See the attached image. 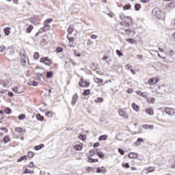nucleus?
<instances>
[{"instance_id":"nucleus-37","label":"nucleus","mask_w":175,"mask_h":175,"mask_svg":"<svg viewBox=\"0 0 175 175\" xmlns=\"http://www.w3.org/2000/svg\"><path fill=\"white\" fill-rule=\"evenodd\" d=\"M126 42L131 43V44H134V43H137V41H136L132 38H126Z\"/></svg>"},{"instance_id":"nucleus-5","label":"nucleus","mask_w":175,"mask_h":175,"mask_svg":"<svg viewBox=\"0 0 175 175\" xmlns=\"http://www.w3.org/2000/svg\"><path fill=\"white\" fill-rule=\"evenodd\" d=\"M118 114L120 116V117H122V118H124L125 120H128V118H129V115H128L126 108H122L119 109Z\"/></svg>"},{"instance_id":"nucleus-31","label":"nucleus","mask_w":175,"mask_h":175,"mask_svg":"<svg viewBox=\"0 0 175 175\" xmlns=\"http://www.w3.org/2000/svg\"><path fill=\"white\" fill-rule=\"evenodd\" d=\"M53 19L52 18H47L46 21H44V25H50V23H53Z\"/></svg>"},{"instance_id":"nucleus-26","label":"nucleus","mask_w":175,"mask_h":175,"mask_svg":"<svg viewBox=\"0 0 175 175\" xmlns=\"http://www.w3.org/2000/svg\"><path fill=\"white\" fill-rule=\"evenodd\" d=\"M106 172H107V170L105 169V167H97V170H96V173H106Z\"/></svg>"},{"instance_id":"nucleus-49","label":"nucleus","mask_w":175,"mask_h":175,"mask_svg":"<svg viewBox=\"0 0 175 175\" xmlns=\"http://www.w3.org/2000/svg\"><path fill=\"white\" fill-rule=\"evenodd\" d=\"M33 57L34 59H39L40 55H39V53L38 52H36V53H34Z\"/></svg>"},{"instance_id":"nucleus-48","label":"nucleus","mask_w":175,"mask_h":175,"mask_svg":"<svg viewBox=\"0 0 175 175\" xmlns=\"http://www.w3.org/2000/svg\"><path fill=\"white\" fill-rule=\"evenodd\" d=\"M79 140H83V141L87 140V136L85 135H80L79 136Z\"/></svg>"},{"instance_id":"nucleus-12","label":"nucleus","mask_w":175,"mask_h":175,"mask_svg":"<svg viewBox=\"0 0 175 175\" xmlns=\"http://www.w3.org/2000/svg\"><path fill=\"white\" fill-rule=\"evenodd\" d=\"M77 100H79V95L77 94V93H75L72 96V100H71L72 105L75 106L76 105Z\"/></svg>"},{"instance_id":"nucleus-25","label":"nucleus","mask_w":175,"mask_h":175,"mask_svg":"<svg viewBox=\"0 0 175 175\" xmlns=\"http://www.w3.org/2000/svg\"><path fill=\"white\" fill-rule=\"evenodd\" d=\"M68 35H72L73 33V31H75V26L70 25L68 28Z\"/></svg>"},{"instance_id":"nucleus-1","label":"nucleus","mask_w":175,"mask_h":175,"mask_svg":"<svg viewBox=\"0 0 175 175\" xmlns=\"http://www.w3.org/2000/svg\"><path fill=\"white\" fill-rule=\"evenodd\" d=\"M120 25L126 27V28L131 27V24H132V17L126 16L124 15H121L120 16Z\"/></svg>"},{"instance_id":"nucleus-42","label":"nucleus","mask_w":175,"mask_h":175,"mask_svg":"<svg viewBox=\"0 0 175 175\" xmlns=\"http://www.w3.org/2000/svg\"><path fill=\"white\" fill-rule=\"evenodd\" d=\"M135 10L139 11L140 9H142V4L140 3H136L134 6Z\"/></svg>"},{"instance_id":"nucleus-13","label":"nucleus","mask_w":175,"mask_h":175,"mask_svg":"<svg viewBox=\"0 0 175 175\" xmlns=\"http://www.w3.org/2000/svg\"><path fill=\"white\" fill-rule=\"evenodd\" d=\"M50 25H44V27L40 29L38 33H40V32H46L47 31H50Z\"/></svg>"},{"instance_id":"nucleus-32","label":"nucleus","mask_w":175,"mask_h":175,"mask_svg":"<svg viewBox=\"0 0 175 175\" xmlns=\"http://www.w3.org/2000/svg\"><path fill=\"white\" fill-rule=\"evenodd\" d=\"M3 32L6 36H9L10 35V27L4 28Z\"/></svg>"},{"instance_id":"nucleus-51","label":"nucleus","mask_w":175,"mask_h":175,"mask_svg":"<svg viewBox=\"0 0 175 175\" xmlns=\"http://www.w3.org/2000/svg\"><path fill=\"white\" fill-rule=\"evenodd\" d=\"M94 102H96V103H102V102H103V98H96Z\"/></svg>"},{"instance_id":"nucleus-21","label":"nucleus","mask_w":175,"mask_h":175,"mask_svg":"<svg viewBox=\"0 0 175 175\" xmlns=\"http://www.w3.org/2000/svg\"><path fill=\"white\" fill-rule=\"evenodd\" d=\"M131 107L135 111H140V107L137 105L136 103H133L131 104Z\"/></svg>"},{"instance_id":"nucleus-39","label":"nucleus","mask_w":175,"mask_h":175,"mask_svg":"<svg viewBox=\"0 0 175 175\" xmlns=\"http://www.w3.org/2000/svg\"><path fill=\"white\" fill-rule=\"evenodd\" d=\"M96 154L100 159H103V158H105V154L100 151L97 152Z\"/></svg>"},{"instance_id":"nucleus-62","label":"nucleus","mask_w":175,"mask_h":175,"mask_svg":"<svg viewBox=\"0 0 175 175\" xmlns=\"http://www.w3.org/2000/svg\"><path fill=\"white\" fill-rule=\"evenodd\" d=\"M118 152L120 154V155H124L125 154V152L121 148H118Z\"/></svg>"},{"instance_id":"nucleus-11","label":"nucleus","mask_w":175,"mask_h":175,"mask_svg":"<svg viewBox=\"0 0 175 175\" xmlns=\"http://www.w3.org/2000/svg\"><path fill=\"white\" fill-rule=\"evenodd\" d=\"M157 94H162L163 92H166V86L162 85L158 87V89L156 90Z\"/></svg>"},{"instance_id":"nucleus-23","label":"nucleus","mask_w":175,"mask_h":175,"mask_svg":"<svg viewBox=\"0 0 175 175\" xmlns=\"http://www.w3.org/2000/svg\"><path fill=\"white\" fill-rule=\"evenodd\" d=\"M36 118L38 121H44V116H42L40 113H37L36 115Z\"/></svg>"},{"instance_id":"nucleus-36","label":"nucleus","mask_w":175,"mask_h":175,"mask_svg":"<svg viewBox=\"0 0 175 175\" xmlns=\"http://www.w3.org/2000/svg\"><path fill=\"white\" fill-rule=\"evenodd\" d=\"M20 56H21V58H25V57H27V53L25 52V51L21 50L20 51Z\"/></svg>"},{"instance_id":"nucleus-3","label":"nucleus","mask_w":175,"mask_h":175,"mask_svg":"<svg viewBox=\"0 0 175 175\" xmlns=\"http://www.w3.org/2000/svg\"><path fill=\"white\" fill-rule=\"evenodd\" d=\"M90 85L91 83L90 81H87L85 79H84V77H81L79 82V87H81V88H88Z\"/></svg>"},{"instance_id":"nucleus-18","label":"nucleus","mask_w":175,"mask_h":175,"mask_svg":"<svg viewBox=\"0 0 175 175\" xmlns=\"http://www.w3.org/2000/svg\"><path fill=\"white\" fill-rule=\"evenodd\" d=\"M45 116L47 117V118H53V117L55 116V113H54L53 111H47L45 113Z\"/></svg>"},{"instance_id":"nucleus-41","label":"nucleus","mask_w":175,"mask_h":175,"mask_svg":"<svg viewBox=\"0 0 175 175\" xmlns=\"http://www.w3.org/2000/svg\"><path fill=\"white\" fill-rule=\"evenodd\" d=\"M94 81L97 83V84H102V83H103V79H99V78H94Z\"/></svg>"},{"instance_id":"nucleus-28","label":"nucleus","mask_w":175,"mask_h":175,"mask_svg":"<svg viewBox=\"0 0 175 175\" xmlns=\"http://www.w3.org/2000/svg\"><path fill=\"white\" fill-rule=\"evenodd\" d=\"M145 111L147 114H149V116H154V109H152V108H147Z\"/></svg>"},{"instance_id":"nucleus-54","label":"nucleus","mask_w":175,"mask_h":175,"mask_svg":"<svg viewBox=\"0 0 175 175\" xmlns=\"http://www.w3.org/2000/svg\"><path fill=\"white\" fill-rule=\"evenodd\" d=\"M122 167H124L125 169H129V167H131V166H129V163H128L122 164Z\"/></svg>"},{"instance_id":"nucleus-64","label":"nucleus","mask_w":175,"mask_h":175,"mask_svg":"<svg viewBox=\"0 0 175 175\" xmlns=\"http://www.w3.org/2000/svg\"><path fill=\"white\" fill-rule=\"evenodd\" d=\"M127 94H132L133 92V89L129 88L126 90Z\"/></svg>"},{"instance_id":"nucleus-34","label":"nucleus","mask_w":175,"mask_h":175,"mask_svg":"<svg viewBox=\"0 0 175 175\" xmlns=\"http://www.w3.org/2000/svg\"><path fill=\"white\" fill-rule=\"evenodd\" d=\"M32 29H33V25H29L26 29L27 33H31V32H32Z\"/></svg>"},{"instance_id":"nucleus-43","label":"nucleus","mask_w":175,"mask_h":175,"mask_svg":"<svg viewBox=\"0 0 175 175\" xmlns=\"http://www.w3.org/2000/svg\"><path fill=\"white\" fill-rule=\"evenodd\" d=\"M91 94V90L88 89L83 91V94L84 96H88V95H90Z\"/></svg>"},{"instance_id":"nucleus-44","label":"nucleus","mask_w":175,"mask_h":175,"mask_svg":"<svg viewBox=\"0 0 175 175\" xmlns=\"http://www.w3.org/2000/svg\"><path fill=\"white\" fill-rule=\"evenodd\" d=\"M23 161H27V155L21 157L17 160V162H23Z\"/></svg>"},{"instance_id":"nucleus-33","label":"nucleus","mask_w":175,"mask_h":175,"mask_svg":"<svg viewBox=\"0 0 175 175\" xmlns=\"http://www.w3.org/2000/svg\"><path fill=\"white\" fill-rule=\"evenodd\" d=\"M146 102L149 105H152V104L155 103V98H147Z\"/></svg>"},{"instance_id":"nucleus-4","label":"nucleus","mask_w":175,"mask_h":175,"mask_svg":"<svg viewBox=\"0 0 175 175\" xmlns=\"http://www.w3.org/2000/svg\"><path fill=\"white\" fill-rule=\"evenodd\" d=\"M41 64H44L46 66H51L53 65V60L49 57H44L40 59Z\"/></svg>"},{"instance_id":"nucleus-53","label":"nucleus","mask_w":175,"mask_h":175,"mask_svg":"<svg viewBox=\"0 0 175 175\" xmlns=\"http://www.w3.org/2000/svg\"><path fill=\"white\" fill-rule=\"evenodd\" d=\"M34 155H35V153H33V152H29L27 154L28 158H33Z\"/></svg>"},{"instance_id":"nucleus-35","label":"nucleus","mask_w":175,"mask_h":175,"mask_svg":"<svg viewBox=\"0 0 175 175\" xmlns=\"http://www.w3.org/2000/svg\"><path fill=\"white\" fill-rule=\"evenodd\" d=\"M3 142L5 144L9 143V142H10V137L9 135H5L3 139Z\"/></svg>"},{"instance_id":"nucleus-2","label":"nucleus","mask_w":175,"mask_h":175,"mask_svg":"<svg viewBox=\"0 0 175 175\" xmlns=\"http://www.w3.org/2000/svg\"><path fill=\"white\" fill-rule=\"evenodd\" d=\"M152 14L154 17L158 18V20H163L165 18V14L161 10V8L156 7L153 8Z\"/></svg>"},{"instance_id":"nucleus-55","label":"nucleus","mask_w":175,"mask_h":175,"mask_svg":"<svg viewBox=\"0 0 175 175\" xmlns=\"http://www.w3.org/2000/svg\"><path fill=\"white\" fill-rule=\"evenodd\" d=\"M5 50H6V47H5V46H0V53H5Z\"/></svg>"},{"instance_id":"nucleus-17","label":"nucleus","mask_w":175,"mask_h":175,"mask_svg":"<svg viewBox=\"0 0 175 175\" xmlns=\"http://www.w3.org/2000/svg\"><path fill=\"white\" fill-rule=\"evenodd\" d=\"M142 143H144V139L143 138H137V141L134 143L135 147H137L142 144Z\"/></svg>"},{"instance_id":"nucleus-38","label":"nucleus","mask_w":175,"mask_h":175,"mask_svg":"<svg viewBox=\"0 0 175 175\" xmlns=\"http://www.w3.org/2000/svg\"><path fill=\"white\" fill-rule=\"evenodd\" d=\"M43 147H44V144H42L35 146L33 149L36 150V151H38V150H42Z\"/></svg>"},{"instance_id":"nucleus-24","label":"nucleus","mask_w":175,"mask_h":175,"mask_svg":"<svg viewBox=\"0 0 175 175\" xmlns=\"http://www.w3.org/2000/svg\"><path fill=\"white\" fill-rule=\"evenodd\" d=\"M135 92H136V94H137V95H139V96H142V98H148L147 94H145L144 92H142L140 91V90H137Z\"/></svg>"},{"instance_id":"nucleus-19","label":"nucleus","mask_w":175,"mask_h":175,"mask_svg":"<svg viewBox=\"0 0 175 175\" xmlns=\"http://www.w3.org/2000/svg\"><path fill=\"white\" fill-rule=\"evenodd\" d=\"M144 129H148L149 131H152L154 129V124H144L142 126Z\"/></svg>"},{"instance_id":"nucleus-59","label":"nucleus","mask_w":175,"mask_h":175,"mask_svg":"<svg viewBox=\"0 0 175 175\" xmlns=\"http://www.w3.org/2000/svg\"><path fill=\"white\" fill-rule=\"evenodd\" d=\"M108 16L111 18H113V17L116 16V14H114L113 12H109L108 13Z\"/></svg>"},{"instance_id":"nucleus-30","label":"nucleus","mask_w":175,"mask_h":175,"mask_svg":"<svg viewBox=\"0 0 175 175\" xmlns=\"http://www.w3.org/2000/svg\"><path fill=\"white\" fill-rule=\"evenodd\" d=\"M107 137H109V136H107V135H103L98 137V140H99V142H103L105 140H107Z\"/></svg>"},{"instance_id":"nucleus-63","label":"nucleus","mask_w":175,"mask_h":175,"mask_svg":"<svg viewBox=\"0 0 175 175\" xmlns=\"http://www.w3.org/2000/svg\"><path fill=\"white\" fill-rule=\"evenodd\" d=\"M92 158L90 157V156H89L88 157V162L89 163H92Z\"/></svg>"},{"instance_id":"nucleus-58","label":"nucleus","mask_w":175,"mask_h":175,"mask_svg":"<svg viewBox=\"0 0 175 175\" xmlns=\"http://www.w3.org/2000/svg\"><path fill=\"white\" fill-rule=\"evenodd\" d=\"M125 68L127 70H131L132 69V66L130 64H126Z\"/></svg>"},{"instance_id":"nucleus-15","label":"nucleus","mask_w":175,"mask_h":175,"mask_svg":"<svg viewBox=\"0 0 175 175\" xmlns=\"http://www.w3.org/2000/svg\"><path fill=\"white\" fill-rule=\"evenodd\" d=\"M128 157L129 159H137V157H139V154L136 152H131L128 154Z\"/></svg>"},{"instance_id":"nucleus-29","label":"nucleus","mask_w":175,"mask_h":175,"mask_svg":"<svg viewBox=\"0 0 175 175\" xmlns=\"http://www.w3.org/2000/svg\"><path fill=\"white\" fill-rule=\"evenodd\" d=\"M146 170L147 174H148V173H152L153 172H155V167H148Z\"/></svg>"},{"instance_id":"nucleus-8","label":"nucleus","mask_w":175,"mask_h":175,"mask_svg":"<svg viewBox=\"0 0 175 175\" xmlns=\"http://www.w3.org/2000/svg\"><path fill=\"white\" fill-rule=\"evenodd\" d=\"M14 131L21 136L25 135V133L27 132V130H25V129H23L22 127H16L14 129Z\"/></svg>"},{"instance_id":"nucleus-60","label":"nucleus","mask_w":175,"mask_h":175,"mask_svg":"<svg viewBox=\"0 0 175 175\" xmlns=\"http://www.w3.org/2000/svg\"><path fill=\"white\" fill-rule=\"evenodd\" d=\"M100 146V144L99 142L94 143L93 145L94 148H97V147H99Z\"/></svg>"},{"instance_id":"nucleus-56","label":"nucleus","mask_w":175,"mask_h":175,"mask_svg":"<svg viewBox=\"0 0 175 175\" xmlns=\"http://www.w3.org/2000/svg\"><path fill=\"white\" fill-rule=\"evenodd\" d=\"M0 129L1 131H3L5 133H8L9 132V130L6 127H1Z\"/></svg>"},{"instance_id":"nucleus-47","label":"nucleus","mask_w":175,"mask_h":175,"mask_svg":"<svg viewBox=\"0 0 175 175\" xmlns=\"http://www.w3.org/2000/svg\"><path fill=\"white\" fill-rule=\"evenodd\" d=\"M90 156L89 157H94L96 154L95 149H92L89 151Z\"/></svg>"},{"instance_id":"nucleus-9","label":"nucleus","mask_w":175,"mask_h":175,"mask_svg":"<svg viewBox=\"0 0 175 175\" xmlns=\"http://www.w3.org/2000/svg\"><path fill=\"white\" fill-rule=\"evenodd\" d=\"M131 33L132 29H125L124 27L120 28V33H122V35H131Z\"/></svg>"},{"instance_id":"nucleus-46","label":"nucleus","mask_w":175,"mask_h":175,"mask_svg":"<svg viewBox=\"0 0 175 175\" xmlns=\"http://www.w3.org/2000/svg\"><path fill=\"white\" fill-rule=\"evenodd\" d=\"M53 75H54V72H53V71L47 72H46V78L50 79V78L53 77Z\"/></svg>"},{"instance_id":"nucleus-20","label":"nucleus","mask_w":175,"mask_h":175,"mask_svg":"<svg viewBox=\"0 0 175 175\" xmlns=\"http://www.w3.org/2000/svg\"><path fill=\"white\" fill-rule=\"evenodd\" d=\"M30 23L32 24H39V18L38 17H33L30 18Z\"/></svg>"},{"instance_id":"nucleus-45","label":"nucleus","mask_w":175,"mask_h":175,"mask_svg":"<svg viewBox=\"0 0 175 175\" xmlns=\"http://www.w3.org/2000/svg\"><path fill=\"white\" fill-rule=\"evenodd\" d=\"M4 113L5 114H12V109L9 107H7L4 109Z\"/></svg>"},{"instance_id":"nucleus-57","label":"nucleus","mask_w":175,"mask_h":175,"mask_svg":"<svg viewBox=\"0 0 175 175\" xmlns=\"http://www.w3.org/2000/svg\"><path fill=\"white\" fill-rule=\"evenodd\" d=\"M34 166V164H33V161H31L29 165H27V167H30V168H32Z\"/></svg>"},{"instance_id":"nucleus-40","label":"nucleus","mask_w":175,"mask_h":175,"mask_svg":"<svg viewBox=\"0 0 175 175\" xmlns=\"http://www.w3.org/2000/svg\"><path fill=\"white\" fill-rule=\"evenodd\" d=\"M131 8H132L131 4H126L123 6V10H130Z\"/></svg>"},{"instance_id":"nucleus-6","label":"nucleus","mask_w":175,"mask_h":175,"mask_svg":"<svg viewBox=\"0 0 175 175\" xmlns=\"http://www.w3.org/2000/svg\"><path fill=\"white\" fill-rule=\"evenodd\" d=\"M159 80H161L159 77H154L148 80V84H150V85H154V84L159 83Z\"/></svg>"},{"instance_id":"nucleus-50","label":"nucleus","mask_w":175,"mask_h":175,"mask_svg":"<svg viewBox=\"0 0 175 175\" xmlns=\"http://www.w3.org/2000/svg\"><path fill=\"white\" fill-rule=\"evenodd\" d=\"M25 118H26V116H25V114H24V113L20 114V115L18 116V120H25Z\"/></svg>"},{"instance_id":"nucleus-16","label":"nucleus","mask_w":175,"mask_h":175,"mask_svg":"<svg viewBox=\"0 0 175 175\" xmlns=\"http://www.w3.org/2000/svg\"><path fill=\"white\" fill-rule=\"evenodd\" d=\"M83 147H84L83 144L81 143L80 144H76L74 146V150H75V151H81V150H83Z\"/></svg>"},{"instance_id":"nucleus-61","label":"nucleus","mask_w":175,"mask_h":175,"mask_svg":"<svg viewBox=\"0 0 175 175\" xmlns=\"http://www.w3.org/2000/svg\"><path fill=\"white\" fill-rule=\"evenodd\" d=\"M116 54H117L119 57H122V55H124V54H122V52L120 51L119 50H116Z\"/></svg>"},{"instance_id":"nucleus-27","label":"nucleus","mask_w":175,"mask_h":175,"mask_svg":"<svg viewBox=\"0 0 175 175\" xmlns=\"http://www.w3.org/2000/svg\"><path fill=\"white\" fill-rule=\"evenodd\" d=\"M27 59H28L27 57H21V64L23 66H27Z\"/></svg>"},{"instance_id":"nucleus-52","label":"nucleus","mask_w":175,"mask_h":175,"mask_svg":"<svg viewBox=\"0 0 175 175\" xmlns=\"http://www.w3.org/2000/svg\"><path fill=\"white\" fill-rule=\"evenodd\" d=\"M64 51V48L59 46L56 49V53H62Z\"/></svg>"},{"instance_id":"nucleus-14","label":"nucleus","mask_w":175,"mask_h":175,"mask_svg":"<svg viewBox=\"0 0 175 175\" xmlns=\"http://www.w3.org/2000/svg\"><path fill=\"white\" fill-rule=\"evenodd\" d=\"M165 111L169 116H174V109L173 108L166 107Z\"/></svg>"},{"instance_id":"nucleus-22","label":"nucleus","mask_w":175,"mask_h":175,"mask_svg":"<svg viewBox=\"0 0 175 175\" xmlns=\"http://www.w3.org/2000/svg\"><path fill=\"white\" fill-rule=\"evenodd\" d=\"M23 174H33L35 173V172H33V170H31L28 168H25L23 172Z\"/></svg>"},{"instance_id":"nucleus-10","label":"nucleus","mask_w":175,"mask_h":175,"mask_svg":"<svg viewBox=\"0 0 175 175\" xmlns=\"http://www.w3.org/2000/svg\"><path fill=\"white\" fill-rule=\"evenodd\" d=\"M69 47H75V38L67 36Z\"/></svg>"},{"instance_id":"nucleus-7","label":"nucleus","mask_w":175,"mask_h":175,"mask_svg":"<svg viewBox=\"0 0 175 175\" xmlns=\"http://www.w3.org/2000/svg\"><path fill=\"white\" fill-rule=\"evenodd\" d=\"M2 84L3 87L9 88L12 85V79L8 78L3 81Z\"/></svg>"}]
</instances>
